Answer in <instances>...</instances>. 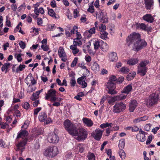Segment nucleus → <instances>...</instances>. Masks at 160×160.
<instances>
[{
  "mask_svg": "<svg viewBox=\"0 0 160 160\" xmlns=\"http://www.w3.org/2000/svg\"><path fill=\"white\" fill-rule=\"evenodd\" d=\"M128 46L133 43L132 49L135 51L138 52L145 48L147 45V43L144 39H141L140 34L134 32L131 34L127 38Z\"/></svg>",
  "mask_w": 160,
  "mask_h": 160,
  "instance_id": "1",
  "label": "nucleus"
},
{
  "mask_svg": "<svg viewBox=\"0 0 160 160\" xmlns=\"http://www.w3.org/2000/svg\"><path fill=\"white\" fill-rule=\"evenodd\" d=\"M88 132L85 128H77L71 123V135L78 141L85 140L88 137Z\"/></svg>",
  "mask_w": 160,
  "mask_h": 160,
  "instance_id": "2",
  "label": "nucleus"
},
{
  "mask_svg": "<svg viewBox=\"0 0 160 160\" xmlns=\"http://www.w3.org/2000/svg\"><path fill=\"white\" fill-rule=\"evenodd\" d=\"M59 152L57 147L50 146L44 150L43 155L48 158H53Z\"/></svg>",
  "mask_w": 160,
  "mask_h": 160,
  "instance_id": "3",
  "label": "nucleus"
},
{
  "mask_svg": "<svg viewBox=\"0 0 160 160\" xmlns=\"http://www.w3.org/2000/svg\"><path fill=\"white\" fill-rule=\"evenodd\" d=\"M149 63V61L148 60H144L141 61L137 67V73L141 76L145 75L148 69L147 65Z\"/></svg>",
  "mask_w": 160,
  "mask_h": 160,
  "instance_id": "4",
  "label": "nucleus"
},
{
  "mask_svg": "<svg viewBox=\"0 0 160 160\" xmlns=\"http://www.w3.org/2000/svg\"><path fill=\"white\" fill-rule=\"evenodd\" d=\"M158 99V94L152 93L146 99V105L148 107H151L157 103Z\"/></svg>",
  "mask_w": 160,
  "mask_h": 160,
  "instance_id": "5",
  "label": "nucleus"
},
{
  "mask_svg": "<svg viewBox=\"0 0 160 160\" xmlns=\"http://www.w3.org/2000/svg\"><path fill=\"white\" fill-rule=\"evenodd\" d=\"M56 91L55 90L51 89L48 90L47 93H46L45 99L48 100L50 98L51 101H61L62 99L60 98H57L56 97Z\"/></svg>",
  "mask_w": 160,
  "mask_h": 160,
  "instance_id": "6",
  "label": "nucleus"
},
{
  "mask_svg": "<svg viewBox=\"0 0 160 160\" xmlns=\"http://www.w3.org/2000/svg\"><path fill=\"white\" fill-rule=\"evenodd\" d=\"M126 105L122 102L116 103L113 107L112 112L116 113L123 112L125 109Z\"/></svg>",
  "mask_w": 160,
  "mask_h": 160,
  "instance_id": "7",
  "label": "nucleus"
},
{
  "mask_svg": "<svg viewBox=\"0 0 160 160\" xmlns=\"http://www.w3.org/2000/svg\"><path fill=\"white\" fill-rule=\"evenodd\" d=\"M47 138L49 142L54 144L58 143L59 140V138L57 135L52 132L48 134Z\"/></svg>",
  "mask_w": 160,
  "mask_h": 160,
  "instance_id": "8",
  "label": "nucleus"
},
{
  "mask_svg": "<svg viewBox=\"0 0 160 160\" xmlns=\"http://www.w3.org/2000/svg\"><path fill=\"white\" fill-rule=\"evenodd\" d=\"M135 25L137 29H140L142 30L147 31L148 32H151V27H148L144 23H139L137 22L135 24Z\"/></svg>",
  "mask_w": 160,
  "mask_h": 160,
  "instance_id": "9",
  "label": "nucleus"
},
{
  "mask_svg": "<svg viewBox=\"0 0 160 160\" xmlns=\"http://www.w3.org/2000/svg\"><path fill=\"white\" fill-rule=\"evenodd\" d=\"M103 132V130L97 129L95 130L94 132H92L91 135L95 139L99 141L102 137Z\"/></svg>",
  "mask_w": 160,
  "mask_h": 160,
  "instance_id": "10",
  "label": "nucleus"
},
{
  "mask_svg": "<svg viewBox=\"0 0 160 160\" xmlns=\"http://www.w3.org/2000/svg\"><path fill=\"white\" fill-rule=\"evenodd\" d=\"M28 79L30 80L31 83L32 85H34L37 83L36 81L34 79L32 74L30 73L27 76V78L25 79V82L29 87H30V83L28 80Z\"/></svg>",
  "mask_w": 160,
  "mask_h": 160,
  "instance_id": "11",
  "label": "nucleus"
},
{
  "mask_svg": "<svg viewBox=\"0 0 160 160\" xmlns=\"http://www.w3.org/2000/svg\"><path fill=\"white\" fill-rule=\"evenodd\" d=\"M142 19L148 23H152L154 20L152 15L150 14H147L144 15L142 17Z\"/></svg>",
  "mask_w": 160,
  "mask_h": 160,
  "instance_id": "12",
  "label": "nucleus"
},
{
  "mask_svg": "<svg viewBox=\"0 0 160 160\" xmlns=\"http://www.w3.org/2000/svg\"><path fill=\"white\" fill-rule=\"evenodd\" d=\"M28 132L25 130L21 129L20 132H18L17 138H27L26 137L28 136Z\"/></svg>",
  "mask_w": 160,
  "mask_h": 160,
  "instance_id": "13",
  "label": "nucleus"
},
{
  "mask_svg": "<svg viewBox=\"0 0 160 160\" xmlns=\"http://www.w3.org/2000/svg\"><path fill=\"white\" fill-rule=\"evenodd\" d=\"M28 139L27 138H22V140L17 145V146L18 147V149L19 150L20 149L21 147H23L25 146L27 143Z\"/></svg>",
  "mask_w": 160,
  "mask_h": 160,
  "instance_id": "14",
  "label": "nucleus"
},
{
  "mask_svg": "<svg viewBox=\"0 0 160 160\" xmlns=\"http://www.w3.org/2000/svg\"><path fill=\"white\" fill-rule=\"evenodd\" d=\"M153 0H144L145 7L147 10H149L153 5Z\"/></svg>",
  "mask_w": 160,
  "mask_h": 160,
  "instance_id": "15",
  "label": "nucleus"
},
{
  "mask_svg": "<svg viewBox=\"0 0 160 160\" xmlns=\"http://www.w3.org/2000/svg\"><path fill=\"white\" fill-rule=\"evenodd\" d=\"M137 106V103L136 100H131L129 107L130 111L131 112H133Z\"/></svg>",
  "mask_w": 160,
  "mask_h": 160,
  "instance_id": "16",
  "label": "nucleus"
},
{
  "mask_svg": "<svg viewBox=\"0 0 160 160\" xmlns=\"http://www.w3.org/2000/svg\"><path fill=\"white\" fill-rule=\"evenodd\" d=\"M85 78L84 77H81L78 78L77 79V82L79 84L82 85V88H84L87 87V83L85 82L84 79Z\"/></svg>",
  "mask_w": 160,
  "mask_h": 160,
  "instance_id": "17",
  "label": "nucleus"
},
{
  "mask_svg": "<svg viewBox=\"0 0 160 160\" xmlns=\"http://www.w3.org/2000/svg\"><path fill=\"white\" fill-rule=\"evenodd\" d=\"M82 120L83 123L88 127H91L93 125L92 121L90 119L88 118H83Z\"/></svg>",
  "mask_w": 160,
  "mask_h": 160,
  "instance_id": "18",
  "label": "nucleus"
},
{
  "mask_svg": "<svg viewBox=\"0 0 160 160\" xmlns=\"http://www.w3.org/2000/svg\"><path fill=\"white\" fill-rule=\"evenodd\" d=\"M48 14L52 17L56 19H58L59 18V16L58 14H56L53 10L52 9H49L48 8Z\"/></svg>",
  "mask_w": 160,
  "mask_h": 160,
  "instance_id": "19",
  "label": "nucleus"
},
{
  "mask_svg": "<svg viewBox=\"0 0 160 160\" xmlns=\"http://www.w3.org/2000/svg\"><path fill=\"white\" fill-rule=\"evenodd\" d=\"M63 126L65 129L69 134H70V121L67 119L63 122Z\"/></svg>",
  "mask_w": 160,
  "mask_h": 160,
  "instance_id": "20",
  "label": "nucleus"
},
{
  "mask_svg": "<svg viewBox=\"0 0 160 160\" xmlns=\"http://www.w3.org/2000/svg\"><path fill=\"white\" fill-rule=\"evenodd\" d=\"M102 44V40L97 39L93 41L94 48L95 50H97L100 47H101Z\"/></svg>",
  "mask_w": 160,
  "mask_h": 160,
  "instance_id": "21",
  "label": "nucleus"
},
{
  "mask_svg": "<svg viewBox=\"0 0 160 160\" xmlns=\"http://www.w3.org/2000/svg\"><path fill=\"white\" fill-rule=\"evenodd\" d=\"M47 117V115L46 113L44 112H41L39 114L38 118L40 121L45 122Z\"/></svg>",
  "mask_w": 160,
  "mask_h": 160,
  "instance_id": "22",
  "label": "nucleus"
},
{
  "mask_svg": "<svg viewBox=\"0 0 160 160\" xmlns=\"http://www.w3.org/2000/svg\"><path fill=\"white\" fill-rule=\"evenodd\" d=\"M132 85L131 84H129L123 88L122 92L128 94L132 91Z\"/></svg>",
  "mask_w": 160,
  "mask_h": 160,
  "instance_id": "23",
  "label": "nucleus"
},
{
  "mask_svg": "<svg viewBox=\"0 0 160 160\" xmlns=\"http://www.w3.org/2000/svg\"><path fill=\"white\" fill-rule=\"evenodd\" d=\"M109 59L112 62H116L118 60V58L116 53L112 52L109 55Z\"/></svg>",
  "mask_w": 160,
  "mask_h": 160,
  "instance_id": "24",
  "label": "nucleus"
},
{
  "mask_svg": "<svg viewBox=\"0 0 160 160\" xmlns=\"http://www.w3.org/2000/svg\"><path fill=\"white\" fill-rule=\"evenodd\" d=\"M34 12L35 14H37V15H39L40 13L43 14L44 13V10L42 7L39 8H36L34 9Z\"/></svg>",
  "mask_w": 160,
  "mask_h": 160,
  "instance_id": "25",
  "label": "nucleus"
},
{
  "mask_svg": "<svg viewBox=\"0 0 160 160\" xmlns=\"http://www.w3.org/2000/svg\"><path fill=\"white\" fill-rule=\"evenodd\" d=\"M100 13V16H102V17L100 19V21L101 22L103 23L104 22H108V18H107V16H103V14L102 11H99Z\"/></svg>",
  "mask_w": 160,
  "mask_h": 160,
  "instance_id": "26",
  "label": "nucleus"
},
{
  "mask_svg": "<svg viewBox=\"0 0 160 160\" xmlns=\"http://www.w3.org/2000/svg\"><path fill=\"white\" fill-rule=\"evenodd\" d=\"M138 61V58H131L128 60L127 61V63L131 65H133L136 64Z\"/></svg>",
  "mask_w": 160,
  "mask_h": 160,
  "instance_id": "27",
  "label": "nucleus"
},
{
  "mask_svg": "<svg viewBox=\"0 0 160 160\" xmlns=\"http://www.w3.org/2000/svg\"><path fill=\"white\" fill-rule=\"evenodd\" d=\"M77 47L75 45H71V49H72V53L74 56H76V54L79 52V50L77 48Z\"/></svg>",
  "mask_w": 160,
  "mask_h": 160,
  "instance_id": "28",
  "label": "nucleus"
},
{
  "mask_svg": "<svg viewBox=\"0 0 160 160\" xmlns=\"http://www.w3.org/2000/svg\"><path fill=\"white\" fill-rule=\"evenodd\" d=\"M126 96L127 95H120L113 97L116 101L123 100L126 98Z\"/></svg>",
  "mask_w": 160,
  "mask_h": 160,
  "instance_id": "29",
  "label": "nucleus"
},
{
  "mask_svg": "<svg viewBox=\"0 0 160 160\" xmlns=\"http://www.w3.org/2000/svg\"><path fill=\"white\" fill-rule=\"evenodd\" d=\"M107 87L109 90L115 89L116 88V85L114 82L108 81L107 83Z\"/></svg>",
  "mask_w": 160,
  "mask_h": 160,
  "instance_id": "30",
  "label": "nucleus"
},
{
  "mask_svg": "<svg viewBox=\"0 0 160 160\" xmlns=\"http://www.w3.org/2000/svg\"><path fill=\"white\" fill-rule=\"evenodd\" d=\"M91 68L92 70L95 72L98 71L100 69L98 64L96 62H94L93 63Z\"/></svg>",
  "mask_w": 160,
  "mask_h": 160,
  "instance_id": "31",
  "label": "nucleus"
},
{
  "mask_svg": "<svg viewBox=\"0 0 160 160\" xmlns=\"http://www.w3.org/2000/svg\"><path fill=\"white\" fill-rule=\"evenodd\" d=\"M136 137L138 140L141 142H144L146 139L145 135L138 134Z\"/></svg>",
  "mask_w": 160,
  "mask_h": 160,
  "instance_id": "32",
  "label": "nucleus"
},
{
  "mask_svg": "<svg viewBox=\"0 0 160 160\" xmlns=\"http://www.w3.org/2000/svg\"><path fill=\"white\" fill-rule=\"evenodd\" d=\"M58 53L60 57L66 55L64 49L62 47H60L59 48L58 51Z\"/></svg>",
  "mask_w": 160,
  "mask_h": 160,
  "instance_id": "33",
  "label": "nucleus"
},
{
  "mask_svg": "<svg viewBox=\"0 0 160 160\" xmlns=\"http://www.w3.org/2000/svg\"><path fill=\"white\" fill-rule=\"evenodd\" d=\"M102 47H101V49L102 51L103 52H106L108 48V46L106 42H104L102 41Z\"/></svg>",
  "mask_w": 160,
  "mask_h": 160,
  "instance_id": "34",
  "label": "nucleus"
},
{
  "mask_svg": "<svg viewBox=\"0 0 160 160\" xmlns=\"http://www.w3.org/2000/svg\"><path fill=\"white\" fill-rule=\"evenodd\" d=\"M136 73L135 72H133L129 73L127 76V78L128 81L132 80L135 77Z\"/></svg>",
  "mask_w": 160,
  "mask_h": 160,
  "instance_id": "35",
  "label": "nucleus"
},
{
  "mask_svg": "<svg viewBox=\"0 0 160 160\" xmlns=\"http://www.w3.org/2000/svg\"><path fill=\"white\" fill-rule=\"evenodd\" d=\"M10 65V63L9 62H7L4 63L2 68V72L5 71V72L6 73Z\"/></svg>",
  "mask_w": 160,
  "mask_h": 160,
  "instance_id": "36",
  "label": "nucleus"
},
{
  "mask_svg": "<svg viewBox=\"0 0 160 160\" xmlns=\"http://www.w3.org/2000/svg\"><path fill=\"white\" fill-rule=\"evenodd\" d=\"M108 33L105 31L100 32L99 34L100 37L103 39H106L108 38Z\"/></svg>",
  "mask_w": 160,
  "mask_h": 160,
  "instance_id": "37",
  "label": "nucleus"
},
{
  "mask_svg": "<svg viewBox=\"0 0 160 160\" xmlns=\"http://www.w3.org/2000/svg\"><path fill=\"white\" fill-rule=\"evenodd\" d=\"M112 125V123L106 122V123H102L100 125V127L102 128H106L107 127H110L111 128Z\"/></svg>",
  "mask_w": 160,
  "mask_h": 160,
  "instance_id": "38",
  "label": "nucleus"
},
{
  "mask_svg": "<svg viewBox=\"0 0 160 160\" xmlns=\"http://www.w3.org/2000/svg\"><path fill=\"white\" fill-rule=\"evenodd\" d=\"M25 67L26 66L24 64H20L17 68L16 72L17 73H19L20 72L23 70Z\"/></svg>",
  "mask_w": 160,
  "mask_h": 160,
  "instance_id": "39",
  "label": "nucleus"
},
{
  "mask_svg": "<svg viewBox=\"0 0 160 160\" xmlns=\"http://www.w3.org/2000/svg\"><path fill=\"white\" fill-rule=\"evenodd\" d=\"M73 45H75L76 46H80L82 44V42L81 40V39H74L73 42Z\"/></svg>",
  "mask_w": 160,
  "mask_h": 160,
  "instance_id": "40",
  "label": "nucleus"
},
{
  "mask_svg": "<svg viewBox=\"0 0 160 160\" xmlns=\"http://www.w3.org/2000/svg\"><path fill=\"white\" fill-rule=\"evenodd\" d=\"M22 107L26 110H28L30 108L31 105L28 102H24L22 104Z\"/></svg>",
  "mask_w": 160,
  "mask_h": 160,
  "instance_id": "41",
  "label": "nucleus"
},
{
  "mask_svg": "<svg viewBox=\"0 0 160 160\" xmlns=\"http://www.w3.org/2000/svg\"><path fill=\"white\" fill-rule=\"evenodd\" d=\"M39 95V92H38V91L33 93L31 97V99L33 101H35L36 99H37L38 98Z\"/></svg>",
  "mask_w": 160,
  "mask_h": 160,
  "instance_id": "42",
  "label": "nucleus"
},
{
  "mask_svg": "<svg viewBox=\"0 0 160 160\" xmlns=\"http://www.w3.org/2000/svg\"><path fill=\"white\" fill-rule=\"evenodd\" d=\"M120 71L126 74L129 72V70L127 67H123L120 69Z\"/></svg>",
  "mask_w": 160,
  "mask_h": 160,
  "instance_id": "43",
  "label": "nucleus"
},
{
  "mask_svg": "<svg viewBox=\"0 0 160 160\" xmlns=\"http://www.w3.org/2000/svg\"><path fill=\"white\" fill-rule=\"evenodd\" d=\"M125 146V142L124 140H122L119 141L118 147L120 150H122Z\"/></svg>",
  "mask_w": 160,
  "mask_h": 160,
  "instance_id": "44",
  "label": "nucleus"
},
{
  "mask_svg": "<svg viewBox=\"0 0 160 160\" xmlns=\"http://www.w3.org/2000/svg\"><path fill=\"white\" fill-rule=\"evenodd\" d=\"M6 23L7 26L8 27H11V22L10 21V18L9 16H6Z\"/></svg>",
  "mask_w": 160,
  "mask_h": 160,
  "instance_id": "45",
  "label": "nucleus"
},
{
  "mask_svg": "<svg viewBox=\"0 0 160 160\" xmlns=\"http://www.w3.org/2000/svg\"><path fill=\"white\" fill-rule=\"evenodd\" d=\"M14 56L16 58L18 62H20L22 61V55L21 54H17L16 53L14 55Z\"/></svg>",
  "mask_w": 160,
  "mask_h": 160,
  "instance_id": "46",
  "label": "nucleus"
},
{
  "mask_svg": "<svg viewBox=\"0 0 160 160\" xmlns=\"http://www.w3.org/2000/svg\"><path fill=\"white\" fill-rule=\"evenodd\" d=\"M78 149H79V151L81 153L83 151L84 148L83 144H79L77 145Z\"/></svg>",
  "mask_w": 160,
  "mask_h": 160,
  "instance_id": "47",
  "label": "nucleus"
},
{
  "mask_svg": "<svg viewBox=\"0 0 160 160\" xmlns=\"http://www.w3.org/2000/svg\"><path fill=\"white\" fill-rule=\"evenodd\" d=\"M0 125L1 128L2 129H4L6 128H8L9 127V125L6 123L1 122L0 123Z\"/></svg>",
  "mask_w": 160,
  "mask_h": 160,
  "instance_id": "48",
  "label": "nucleus"
},
{
  "mask_svg": "<svg viewBox=\"0 0 160 160\" xmlns=\"http://www.w3.org/2000/svg\"><path fill=\"white\" fill-rule=\"evenodd\" d=\"M78 60V58L75 57L71 64V67H74L75 66L77 63Z\"/></svg>",
  "mask_w": 160,
  "mask_h": 160,
  "instance_id": "49",
  "label": "nucleus"
},
{
  "mask_svg": "<svg viewBox=\"0 0 160 160\" xmlns=\"http://www.w3.org/2000/svg\"><path fill=\"white\" fill-rule=\"evenodd\" d=\"M87 157L89 160H95V156L93 153H89Z\"/></svg>",
  "mask_w": 160,
  "mask_h": 160,
  "instance_id": "50",
  "label": "nucleus"
},
{
  "mask_svg": "<svg viewBox=\"0 0 160 160\" xmlns=\"http://www.w3.org/2000/svg\"><path fill=\"white\" fill-rule=\"evenodd\" d=\"M78 32V27L75 25L73 27L72 29L71 30V34H74L75 33H76Z\"/></svg>",
  "mask_w": 160,
  "mask_h": 160,
  "instance_id": "51",
  "label": "nucleus"
},
{
  "mask_svg": "<svg viewBox=\"0 0 160 160\" xmlns=\"http://www.w3.org/2000/svg\"><path fill=\"white\" fill-rule=\"evenodd\" d=\"M119 155L120 156V158L122 159H124L126 157V154L125 152L122 150H121L119 152Z\"/></svg>",
  "mask_w": 160,
  "mask_h": 160,
  "instance_id": "52",
  "label": "nucleus"
},
{
  "mask_svg": "<svg viewBox=\"0 0 160 160\" xmlns=\"http://www.w3.org/2000/svg\"><path fill=\"white\" fill-rule=\"evenodd\" d=\"M106 29V26L104 24H102L99 27V30L100 32L105 31Z\"/></svg>",
  "mask_w": 160,
  "mask_h": 160,
  "instance_id": "53",
  "label": "nucleus"
},
{
  "mask_svg": "<svg viewBox=\"0 0 160 160\" xmlns=\"http://www.w3.org/2000/svg\"><path fill=\"white\" fill-rule=\"evenodd\" d=\"M87 11L88 12L91 13H93L94 12V6L92 5H89V8L88 9Z\"/></svg>",
  "mask_w": 160,
  "mask_h": 160,
  "instance_id": "54",
  "label": "nucleus"
},
{
  "mask_svg": "<svg viewBox=\"0 0 160 160\" xmlns=\"http://www.w3.org/2000/svg\"><path fill=\"white\" fill-rule=\"evenodd\" d=\"M19 44L22 49H24L25 48L26 46V44L25 43L22 41H20L19 43Z\"/></svg>",
  "mask_w": 160,
  "mask_h": 160,
  "instance_id": "55",
  "label": "nucleus"
},
{
  "mask_svg": "<svg viewBox=\"0 0 160 160\" xmlns=\"http://www.w3.org/2000/svg\"><path fill=\"white\" fill-rule=\"evenodd\" d=\"M108 81L112 82L116 81L117 82V78L115 76L112 75L109 78Z\"/></svg>",
  "mask_w": 160,
  "mask_h": 160,
  "instance_id": "56",
  "label": "nucleus"
},
{
  "mask_svg": "<svg viewBox=\"0 0 160 160\" xmlns=\"http://www.w3.org/2000/svg\"><path fill=\"white\" fill-rule=\"evenodd\" d=\"M152 135H149L148 138V139L146 142L147 145L149 144L152 142Z\"/></svg>",
  "mask_w": 160,
  "mask_h": 160,
  "instance_id": "57",
  "label": "nucleus"
},
{
  "mask_svg": "<svg viewBox=\"0 0 160 160\" xmlns=\"http://www.w3.org/2000/svg\"><path fill=\"white\" fill-rule=\"evenodd\" d=\"M41 47L43 50L45 51H48L49 49L48 46L47 45H42Z\"/></svg>",
  "mask_w": 160,
  "mask_h": 160,
  "instance_id": "58",
  "label": "nucleus"
},
{
  "mask_svg": "<svg viewBox=\"0 0 160 160\" xmlns=\"http://www.w3.org/2000/svg\"><path fill=\"white\" fill-rule=\"evenodd\" d=\"M111 98L108 100V103L110 105H112L115 101L113 97H111Z\"/></svg>",
  "mask_w": 160,
  "mask_h": 160,
  "instance_id": "59",
  "label": "nucleus"
},
{
  "mask_svg": "<svg viewBox=\"0 0 160 160\" xmlns=\"http://www.w3.org/2000/svg\"><path fill=\"white\" fill-rule=\"evenodd\" d=\"M37 23L38 25H42L43 23V21L41 18H37Z\"/></svg>",
  "mask_w": 160,
  "mask_h": 160,
  "instance_id": "60",
  "label": "nucleus"
},
{
  "mask_svg": "<svg viewBox=\"0 0 160 160\" xmlns=\"http://www.w3.org/2000/svg\"><path fill=\"white\" fill-rule=\"evenodd\" d=\"M108 93L111 95H113L116 94L117 92L114 90V89H108Z\"/></svg>",
  "mask_w": 160,
  "mask_h": 160,
  "instance_id": "61",
  "label": "nucleus"
},
{
  "mask_svg": "<svg viewBox=\"0 0 160 160\" xmlns=\"http://www.w3.org/2000/svg\"><path fill=\"white\" fill-rule=\"evenodd\" d=\"M88 32L91 34H92L95 33V27H93L91 28L90 30L88 31Z\"/></svg>",
  "mask_w": 160,
  "mask_h": 160,
  "instance_id": "62",
  "label": "nucleus"
},
{
  "mask_svg": "<svg viewBox=\"0 0 160 160\" xmlns=\"http://www.w3.org/2000/svg\"><path fill=\"white\" fill-rule=\"evenodd\" d=\"M41 110V108H36L34 111L33 114L34 115H37L38 112Z\"/></svg>",
  "mask_w": 160,
  "mask_h": 160,
  "instance_id": "63",
  "label": "nucleus"
},
{
  "mask_svg": "<svg viewBox=\"0 0 160 160\" xmlns=\"http://www.w3.org/2000/svg\"><path fill=\"white\" fill-rule=\"evenodd\" d=\"M79 13V11L76 9L74 10L73 11V16L75 18L78 17V14Z\"/></svg>",
  "mask_w": 160,
  "mask_h": 160,
  "instance_id": "64",
  "label": "nucleus"
}]
</instances>
